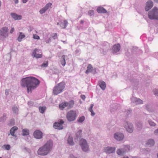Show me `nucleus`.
Here are the masks:
<instances>
[{"label": "nucleus", "mask_w": 158, "mask_h": 158, "mask_svg": "<svg viewBox=\"0 0 158 158\" xmlns=\"http://www.w3.org/2000/svg\"><path fill=\"white\" fill-rule=\"evenodd\" d=\"M53 146V141L49 140L37 151L38 154L41 156H45L49 153L52 150Z\"/></svg>", "instance_id": "1"}, {"label": "nucleus", "mask_w": 158, "mask_h": 158, "mask_svg": "<svg viewBox=\"0 0 158 158\" xmlns=\"http://www.w3.org/2000/svg\"><path fill=\"white\" fill-rule=\"evenodd\" d=\"M65 84L61 82L56 85L53 89L52 93L55 95L61 93L65 88Z\"/></svg>", "instance_id": "2"}, {"label": "nucleus", "mask_w": 158, "mask_h": 158, "mask_svg": "<svg viewBox=\"0 0 158 158\" xmlns=\"http://www.w3.org/2000/svg\"><path fill=\"white\" fill-rule=\"evenodd\" d=\"M40 83V81L37 78L30 76V93L32 90L36 89Z\"/></svg>", "instance_id": "3"}, {"label": "nucleus", "mask_w": 158, "mask_h": 158, "mask_svg": "<svg viewBox=\"0 0 158 158\" xmlns=\"http://www.w3.org/2000/svg\"><path fill=\"white\" fill-rule=\"evenodd\" d=\"M148 16L151 19L158 20V8L154 7L148 12Z\"/></svg>", "instance_id": "4"}, {"label": "nucleus", "mask_w": 158, "mask_h": 158, "mask_svg": "<svg viewBox=\"0 0 158 158\" xmlns=\"http://www.w3.org/2000/svg\"><path fill=\"white\" fill-rule=\"evenodd\" d=\"M77 117L76 112L75 110H71L69 111L66 114V118L69 122L75 120Z\"/></svg>", "instance_id": "5"}, {"label": "nucleus", "mask_w": 158, "mask_h": 158, "mask_svg": "<svg viewBox=\"0 0 158 158\" xmlns=\"http://www.w3.org/2000/svg\"><path fill=\"white\" fill-rule=\"evenodd\" d=\"M21 86L23 87L27 88V91L28 93L30 88V77H27L22 78L21 81Z\"/></svg>", "instance_id": "6"}, {"label": "nucleus", "mask_w": 158, "mask_h": 158, "mask_svg": "<svg viewBox=\"0 0 158 158\" xmlns=\"http://www.w3.org/2000/svg\"><path fill=\"white\" fill-rule=\"evenodd\" d=\"M130 150V147L129 145H124L123 148L117 149L116 152L118 155H122L126 152H128Z\"/></svg>", "instance_id": "7"}, {"label": "nucleus", "mask_w": 158, "mask_h": 158, "mask_svg": "<svg viewBox=\"0 0 158 158\" xmlns=\"http://www.w3.org/2000/svg\"><path fill=\"white\" fill-rule=\"evenodd\" d=\"M124 127L127 129V130L129 133H132L134 130L133 125L130 123L125 121L123 123Z\"/></svg>", "instance_id": "8"}, {"label": "nucleus", "mask_w": 158, "mask_h": 158, "mask_svg": "<svg viewBox=\"0 0 158 158\" xmlns=\"http://www.w3.org/2000/svg\"><path fill=\"white\" fill-rule=\"evenodd\" d=\"M80 144L84 151L86 152L88 150V146L85 140L83 139H81L80 141Z\"/></svg>", "instance_id": "9"}, {"label": "nucleus", "mask_w": 158, "mask_h": 158, "mask_svg": "<svg viewBox=\"0 0 158 158\" xmlns=\"http://www.w3.org/2000/svg\"><path fill=\"white\" fill-rule=\"evenodd\" d=\"M8 29L7 27H4L0 30V35L2 36L4 38L8 37Z\"/></svg>", "instance_id": "10"}, {"label": "nucleus", "mask_w": 158, "mask_h": 158, "mask_svg": "<svg viewBox=\"0 0 158 158\" xmlns=\"http://www.w3.org/2000/svg\"><path fill=\"white\" fill-rule=\"evenodd\" d=\"M40 51H41L40 50L36 48L32 52V56L37 58H41L42 57V54H39L41 53V52H40Z\"/></svg>", "instance_id": "11"}, {"label": "nucleus", "mask_w": 158, "mask_h": 158, "mask_svg": "<svg viewBox=\"0 0 158 158\" xmlns=\"http://www.w3.org/2000/svg\"><path fill=\"white\" fill-rule=\"evenodd\" d=\"M64 123V122L62 120H60L59 122H56L53 125L55 128L57 129H62L63 128V126L62 125Z\"/></svg>", "instance_id": "12"}, {"label": "nucleus", "mask_w": 158, "mask_h": 158, "mask_svg": "<svg viewBox=\"0 0 158 158\" xmlns=\"http://www.w3.org/2000/svg\"><path fill=\"white\" fill-rule=\"evenodd\" d=\"M116 148L114 147H107L104 149V152L107 154H111L114 153L115 151Z\"/></svg>", "instance_id": "13"}, {"label": "nucleus", "mask_w": 158, "mask_h": 158, "mask_svg": "<svg viewBox=\"0 0 158 158\" xmlns=\"http://www.w3.org/2000/svg\"><path fill=\"white\" fill-rule=\"evenodd\" d=\"M123 134L120 132H116L114 135V139L118 141H121L124 138Z\"/></svg>", "instance_id": "14"}, {"label": "nucleus", "mask_w": 158, "mask_h": 158, "mask_svg": "<svg viewBox=\"0 0 158 158\" xmlns=\"http://www.w3.org/2000/svg\"><path fill=\"white\" fill-rule=\"evenodd\" d=\"M131 102L136 105L142 104L143 101L139 98H138L134 97H132L131 98Z\"/></svg>", "instance_id": "15"}, {"label": "nucleus", "mask_w": 158, "mask_h": 158, "mask_svg": "<svg viewBox=\"0 0 158 158\" xmlns=\"http://www.w3.org/2000/svg\"><path fill=\"white\" fill-rule=\"evenodd\" d=\"M33 135L37 139H41L43 137V133L40 131L37 130L34 131Z\"/></svg>", "instance_id": "16"}, {"label": "nucleus", "mask_w": 158, "mask_h": 158, "mask_svg": "<svg viewBox=\"0 0 158 158\" xmlns=\"http://www.w3.org/2000/svg\"><path fill=\"white\" fill-rule=\"evenodd\" d=\"M120 48V45L119 44L114 45L112 48V51L113 53H116L117 52L119 51Z\"/></svg>", "instance_id": "17"}, {"label": "nucleus", "mask_w": 158, "mask_h": 158, "mask_svg": "<svg viewBox=\"0 0 158 158\" xmlns=\"http://www.w3.org/2000/svg\"><path fill=\"white\" fill-rule=\"evenodd\" d=\"M153 2L151 0L148 1L146 3V6H145V10L146 11H148L153 6Z\"/></svg>", "instance_id": "18"}, {"label": "nucleus", "mask_w": 158, "mask_h": 158, "mask_svg": "<svg viewBox=\"0 0 158 158\" xmlns=\"http://www.w3.org/2000/svg\"><path fill=\"white\" fill-rule=\"evenodd\" d=\"M52 5V3H49L47 4L45 6L41 9L40 11V14H42L44 13L48 9L49 7Z\"/></svg>", "instance_id": "19"}, {"label": "nucleus", "mask_w": 158, "mask_h": 158, "mask_svg": "<svg viewBox=\"0 0 158 158\" xmlns=\"http://www.w3.org/2000/svg\"><path fill=\"white\" fill-rule=\"evenodd\" d=\"M10 15L15 20H19L22 19L21 15H18L15 13H11Z\"/></svg>", "instance_id": "20"}, {"label": "nucleus", "mask_w": 158, "mask_h": 158, "mask_svg": "<svg viewBox=\"0 0 158 158\" xmlns=\"http://www.w3.org/2000/svg\"><path fill=\"white\" fill-rule=\"evenodd\" d=\"M66 104L67 107L68 109H70L73 107L74 104V101L73 100H71L69 102H65Z\"/></svg>", "instance_id": "21"}, {"label": "nucleus", "mask_w": 158, "mask_h": 158, "mask_svg": "<svg viewBox=\"0 0 158 158\" xmlns=\"http://www.w3.org/2000/svg\"><path fill=\"white\" fill-rule=\"evenodd\" d=\"M98 85L101 89L103 90L105 89L106 85L105 82L102 81L100 80L98 81Z\"/></svg>", "instance_id": "22"}, {"label": "nucleus", "mask_w": 158, "mask_h": 158, "mask_svg": "<svg viewBox=\"0 0 158 158\" xmlns=\"http://www.w3.org/2000/svg\"><path fill=\"white\" fill-rule=\"evenodd\" d=\"M67 143L70 145H73L74 144V142L73 141V139L72 136L69 135L67 139Z\"/></svg>", "instance_id": "23"}, {"label": "nucleus", "mask_w": 158, "mask_h": 158, "mask_svg": "<svg viewBox=\"0 0 158 158\" xmlns=\"http://www.w3.org/2000/svg\"><path fill=\"white\" fill-rule=\"evenodd\" d=\"M98 13H106L107 12L106 10L102 7H99L97 9Z\"/></svg>", "instance_id": "24"}, {"label": "nucleus", "mask_w": 158, "mask_h": 158, "mask_svg": "<svg viewBox=\"0 0 158 158\" xmlns=\"http://www.w3.org/2000/svg\"><path fill=\"white\" fill-rule=\"evenodd\" d=\"M68 24V22L66 20H64L63 22H61L60 24V26L63 28H65Z\"/></svg>", "instance_id": "25"}, {"label": "nucleus", "mask_w": 158, "mask_h": 158, "mask_svg": "<svg viewBox=\"0 0 158 158\" xmlns=\"http://www.w3.org/2000/svg\"><path fill=\"white\" fill-rule=\"evenodd\" d=\"M25 37V35L23 34L22 32H19V34L17 38V40L19 42H21L22 40Z\"/></svg>", "instance_id": "26"}, {"label": "nucleus", "mask_w": 158, "mask_h": 158, "mask_svg": "<svg viewBox=\"0 0 158 158\" xmlns=\"http://www.w3.org/2000/svg\"><path fill=\"white\" fill-rule=\"evenodd\" d=\"M18 127L15 126L12 127L10 131V134L13 136H15V135H14V133L15 131H16Z\"/></svg>", "instance_id": "27"}, {"label": "nucleus", "mask_w": 158, "mask_h": 158, "mask_svg": "<svg viewBox=\"0 0 158 158\" xmlns=\"http://www.w3.org/2000/svg\"><path fill=\"white\" fill-rule=\"evenodd\" d=\"M93 67L91 64H89L87 66V69L85 71L86 74H88L89 73L91 72L92 70Z\"/></svg>", "instance_id": "28"}, {"label": "nucleus", "mask_w": 158, "mask_h": 158, "mask_svg": "<svg viewBox=\"0 0 158 158\" xmlns=\"http://www.w3.org/2000/svg\"><path fill=\"white\" fill-rule=\"evenodd\" d=\"M103 45L104 47L106 46V48H103V50H105V51H108L110 48L109 44L106 42H104Z\"/></svg>", "instance_id": "29"}, {"label": "nucleus", "mask_w": 158, "mask_h": 158, "mask_svg": "<svg viewBox=\"0 0 158 158\" xmlns=\"http://www.w3.org/2000/svg\"><path fill=\"white\" fill-rule=\"evenodd\" d=\"M82 131L81 130H79L76 134V138H80L82 135Z\"/></svg>", "instance_id": "30"}, {"label": "nucleus", "mask_w": 158, "mask_h": 158, "mask_svg": "<svg viewBox=\"0 0 158 158\" xmlns=\"http://www.w3.org/2000/svg\"><path fill=\"white\" fill-rule=\"evenodd\" d=\"M39 109L40 112L42 114H43L46 109V106H39Z\"/></svg>", "instance_id": "31"}, {"label": "nucleus", "mask_w": 158, "mask_h": 158, "mask_svg": "<svg viewBox=\"0 0 158 158\" xmlns=\"http://www.w3.org/2000/svg\"><path fill=\"white\" fill-rule=\"evenodd\" d=\"M22 135L23 136L28 135L29 134V130L27 129H24L22 130Z\"/></svg>", "instance_id": "32"}, {"label": "nucleus", "mask_w": 158, "mask_h": 158, "mask_svg": "<svg viewBox=\"0 0 158 158\" xmlns=\"http://www.w3.org/2000/svg\"><path fill=\"white\" fill-rule=\"evenodd\" d=\"M61 57L62 60H60L61 64L63 66H64L66 64L65 55H63Z\"/></svg>", "instance_id": "33"}, {"label": "nucleus", "mask_w": 158, "mask_h": 158, "mask_svg": "<svg viewBox=\"0 0 158 158\" xmlns=\"http://www.w3.org/2000/svg\"><path fill=\"white\" fill-rule=\"evenodd\" d=\"M94 106V104H91L90 106V107L89 109V110L91 113V115L94 116L95 115V113L93 111V108Z\"/></svg>", "instance_id": "34"}, {"label": "nucleus", "mask_w": 158, "mask_h": 158, "mask_svg": "<svg viewBox=\"0 0 158 158\" xmlns=\"http://www.w3.org/2000/svg\"><path fill=\"white\" fill-rule=\"evenodd\" d=\"M154 144V141L152 139H149L147 142V144L148 145H150V146H153Z\"/></svg>", "instance_id": "35"}, {"label": "nucleus", "mask_w": 158, "mask_h": 158, "mask_svg": "<svg viewBox=\"0 0 158 158\" xmlns=\"http://www.w3.org/2000/svg\"><path fill=\"white\" fill-rule=\"evenodd\" d=\"M143 124L141 122H138L136 123V125L138 127V130H140L142 129L143 126Z\"/></svg>", "instance_id": "36"}, {"label": "nucleus", "mask_w": 158, "mask_h": 158, "mask_svg": "<svg viewBox=\"0 0 158 158\" xmlns=\"http://www.w3.org/2000/svg\"><path fill=\"white\" fill-rule=\"evenodd\" d=\"M66 104L65 102L60 104L59 105V107L61 110L64 109L65 107H67Z\"/></svg>", "instance_id": "37"}, {"label": "nucleus", "mask_w": 158, "mask_h": 158, "mask_svg": "<svg viewBox=\"0 0 158 158\" xmlns=\"http://www.w3.org/2000/svg\"><path fill=\"white\" fill-rule=\"evenodd\" d=\"M85 119V117L83 116L81 117H79L77 120V121L80 123H82Z\"/></svg>", "instance_id": "38"}, {"label": "nucleus", "mask_w": 158, "mask_h": 158, "mask_svg": "<svg viewBox=\"0 0 158 158\" xmlns=\"http://www.w3.org/2000/svg\"><path fill=\"white\" fill-rule=\"evenodd\" d=\"M148 123L149 125L151 126H155L156 125V123H155L154 122H153V121H152L151 120H148Z\"/></svg>", "instance_id": "39"}, {"label": "nucleus", "mask_w": 158, "mask_h": 158, "mask_svg": "<svg viewBox=\"0 0 158 158\" xmlns=\"http://www.w3.org/2000/svg\"><path fill=\"white\" fill-rule=\"evenodd\" d=\"M12 110L15 114H17L18 112V109L17 107L15 106L13 107Z\"/></svg>", "instance_id": "40"}, {"label": "nucleus", "mask_w": 158, "mask_h": 158, "mask_svg": "<svg viewBox=\"0 0 158 158\" xmlns=\"http://www.w3.org/2000/svg\"><path fill=\"white\" fill-rule=\"evenodd\" d=\"M6 114H4L3 116L1 117L0 119V121L3 122L6 119Z\"/></svg>", "instance_id": "41"}, {"label": "nucleus", "mask_w": 158, "mask_h": 158, "mask_svg": "<svg viewBox=\"0 0 158 158\" xmlns=\"http://www.w3.org/2000/svg\"><path fill=\"white\" fill-rule=\"evenodd\" d=\"M48 65V61H46L44 62L43 64L41 65V67H46Z\"/></svg>", "instance_id": "42"}, {"label": "nucleus", "mask_w": 158, "mask_h": 158, "mask_svg": "<svg viewBox=\"0 0 158 158\" xmlns=\"http://www.w3.org/2000/svg\"><path fill=\"white\" fill-rule=\"evenodd\" d=\"M3 146L7 150H9L10 148V145L8 144L4 145H3Z\"/></svg>", "instance_id": "43"}, {"label": "nucleus", "mask_w": 158, "mask_h": 158, "mask_svg": "<svg viewBox=\"0 0 158 158\" xmlns=\"http://www.w3.org/2000/svg\"><path fill=\"white\" fill-rule=\"evenodd\" d=\"M33 38L34 39L36 40H39L40 39V37L35 34H34L33 35Z\"/></svg>", "instance_id": "44"}, {"label": "nucleus", "mask_w": 158, "mask_h": 158, "mask_svg": "<svg viewBox=\"0 0 158 158\" xmlns=\"http://www.w3.org/2000/svg\"><path fill=\"white\" fill-rule=\"evenodd\" d=\"M94 12L93 10H89L88 12V14L90 16H91L94 15Z\"/></svg>", "instance_id": "45"}, {"label": "nucleus", "mask_w": 158, "mask_h": 158, "mask_svg": "<svg viewBox=\"0 0 158 158\" xmlns=\"http://www.w3.org/2000/svg\"><path fill=\"white\" fill-rule=\"evenodd\" d=\"M153 93L154 95L158 97V89H154L153 90Z\"/></svg>", "instance_id": "46"}, {"label": "nucleus", "mask_w": 158, "mask_h": 158, "mask_svg": "<svg viewBox=\"0 0 158 158\" xmlns=\"http://www.w3.org/2000/svg\"><path fill=\"white\" fill-rule=\"evenodd\" d=\"M15 121L14 119H11L10 122V124L11 126L14 125Z\"/></svg>", "instance_id": "47"}, {"label": "nucleus", "mask_w": 158, "mask_h": 158, "mask_svg": "<svg viewBox=\"0 0 158 158\" xmlns=\"http://www.w3.org/2000/svg\"><path fill=\"white\" fill-rule=\"evenodd\" d=\"M52 37L54 40L57 39L58 38L57 34L56 33H54V35L52 36Z\"/></svg>", "instance_id": "48"}, {"label": "nucleus", "mask_w": 158, "mask_h": 158, "mask_svg": "<svg viewBox=\"0 0 158 158\" xmlns=\"http://www.w3.org/2000/svg\"><path fill=\"white\" fill-rule=\"evenodd\" d=\"M51 41V38H49L47 40H45V42L46 43L48 44Z\"/></svg>", "instance_id": "49"}, {"label": "nucleus", "mask_w": 158, "mask_h": 158, "mask_svg": "<svg viewBox=\"0 0 158 158\" xmlns=\"http://www.w3.org/2000/svg\"><path fill=\"white\" fill-rule=\"evenodd\" d=\"M15 31V29L14 27H12L10 31V32L12 34Z\"/></svg>", "instance_id": "50"}, {"label": "nucleus", "mask_w": 158, "mask_h": 158, "mask_svg": "<svg viewBox=\"0 0 158 158\" xmlns=\"http://www.w3.org/2000/svg\"><path fill=\"white\" fill-rule=\"evenodd\" d=\"M9 90L6 89V92H5L6 95L7 96L9 95Z\"/></svg>", "instance_id": "51"}, {"label": "nucleus", "mask_w": 158, "mask_h": 158, "mask_svg": "<svg viewBox=\"0 0 158 158\" xmlns=\"http://www.w3.org/2000/svg\"><path fill=\"white\" fill-rule=\"evenodd\" d=\"M81 98L83 99V100H84L85 99V95H81Z\"/></svg>", "instance_id": "52"}, {"label": "nucleus", "mask_w": 158, "mask_h": 158, "mask_svg": "<svg viewBox=\"0 0 158 158\" xmlns=\"http://www.w3.org/2000/svg\"><path fill=\"white\" fill-rule=\"evenodd\" d=\"M69 158H77V157H75L72 154H71L70 155Z\"/></svg>", "instance_id": "53"}, {"label": "nucleus", "mask_w": 158, "mask_h": 158, "mask_svg": "<svg viewBox=\"0 0 158 158\" xmlns=\"http://www.w3.org/2000/svg\"><path fill=\"white\" fill-rule=\"evenodd\" d=\"M24 151L27 152H29V149L27 148L26 147H25L24 148Z\"/></svg>", "instance_id": "54"}, {"label": "nucleus", "mask_w": 158, "mask_h": 158, "mask_svg": "<svg viewBox=\"0 0 158 158\" xmlns=\"http://www.w3.org/2000/svg\"><path fill=\"white\" fill-rule=\"evenodd\" d=\"M154 133L155 134H158V128L155 130L154 131Z\"/></svg>", "instance_id": "55"}, {"label": "nucleus", "mask_w": 158, "mask_h": 158, "mask_svg": "<svg viewBox=\"0 0 158 158\" xmlns=\"http://www.w3.org/2000/svg\"><path fill=\"white\" fill-rule=\"evenodd\" d=\"M15 1V4H17L18 3V0H13Z\"/></svg>", "instance_id": "56"}, {"label": "nucleus", "mask_w": 158, "mask_h": 158, "mask_svg": "<svg viewBox=\"0 0 158 158\" xmlns=\"http://www.w3.org/2000/svg\"><path fill=\"white\" fill-rule=\"evenodd\" d=\"M27 0H23V3H26L27 2Z\"/></svg>", "instance_id": "57"}, {"label": "nucleus", "mask_w": 158, "mask_h": 158, "mask_svg": "<svg viewBox=\"0 0 158 158\" xmlns=\"http://www.w3.org/2000/svg\"><path fill=\"white\" fill-rule=\"evenodd\" d=\"M83 23H84V21L83 20H81V21H80L81 24H83Z\"/></svg>", "instance_id": "58"}, {"label": "nucleus", "mask_w": 158, "mask_h": 158, "mask_svg": "<svg viewBox=\"0 0 158 158\" xmlns=\"http://www.w3.org/2000/svg\"><path fill=\"white\" fill-rule=\"evenodd\" d=\"M126 54L127 56H128L130 55V53L127 52V53H126Z\"/></svg>", "instance_id": "59"}, {"label": "nucleus", "mask_w": 158, "mask_h": 158, "mask_svg": "<svg viewBox=\"0 0 158 158\" xmlns=\"http://www.w3.org/2000/svg\"><path fill=\"white\" fill-rule=\"evenodd\" d=\"M62 41L63 42L64 44H66L67 43V42H66V41Z\"/></svg>", "instance_id": "60"}, {"label": "nucleus", "mask_w": 158, "mask_h": 158, "mask_svg": "<svg viewBox=\"0 0 158 158\" xmlns=\"http://www.w3.org/2000/svg\"><path fill=\"white\" fill-rule=\"evenodd\" d=\"M148 105H146V108L147 109V107H148Z\"/></svg>", "instance_id": "61"}, {"label": "nucleus", "mask_w": 158, "mask_h": 158, "mask_svg": "<svg viewBox=\"0 0 158 158\" xmlns=\"http://www.w3.org/2000/svg\"><path fill=\"white\" fill-rule=\"evenodd\" d=\"M156 2H158V0H154Z\"/></svg>", "instance_id": "62"}, {"label": "nucleus", "mask_w": 158, "mask_h": 158, "mask_svg": "<svg viewBox=\"0 0 158 158\" xmlns=\"http://www.w3.org/2000/svg\"><path fill=\"white\" fill-rule=\"evenodd\" d=\"M156 156H157V158H158V153H157V154Z\"/></svg>", "instance_id": "63"}, {"label": "nucleus", "mask_w": 158, "mask_h": 158, "mask_svg": "<svg viewBox=\"0 0 158 158\" xmlns=\"http://www.w3.org/2000/svg\"><path fill=\"white\" fill-rule=\"evenodd\" d=\"M57 25H59V23H57Z\"/></svg>", "instance_id": "64"}]
</instances>
